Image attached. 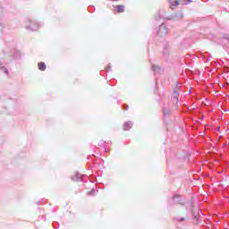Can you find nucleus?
Wrapping results in <instances>:
<instances>
[{
    "mask_svg": "<svg viewBox=\"0 0 229 229\" xmlns=\"http://www.w3.org/2000/svg\"><path fill=\"white\" fill-rule=\"evenodd\" d=\"M191 3H192V0H169L170 8L172 10H174V8L180 4H191Z\"/></svg>",
    "mask_w": 229,
    "mask_h": 229,
    "instance_id": "f257e3e1",
    "label": "nucleus"
},
{
    "mask_svg": "<svg viewBox=\"0 0 229 229\" xmlns=\"http://www.w3.org/2000/svg\"><path fill=\"white\" fill-rule=\"evenodd\" d=\"M38 23H37L36 21H28V24L25 26L26 30H28V31H37V30H38Z\"/></svg>",
    "mask_w": 229,
    "mask_h": 229,
    "instance_id": "7ed1b4c3",
    "label": "nucleus"
},
{
    "mask_svg": "<svg viewBox=\"0 0 229 229\" xmlns=\"http://www.w3.org/2000/svg\"><path fill=\"white\" fill-rule=\"evenodd\" d=\"M180 96V91H178V89H173V98L174 99V105L175 106L176 108H178V103L180 102V100L178 99Z\"/></svg>",
    "mask_w": 229,
    "mask_h": 229,
    "instance_id": "423d86ee",
    "label": "nucleus"
},
{
    "mask_svg": "<svg viewBox=\"0 0 229 229\" xmlns=\"http://www.w3.org/2000/svg\"><path fill=\"white\" fill-rule=\"evenodd\" d=\"M189 94H191V90L189 91Z\"/></svg>",
    "mask_w": 229,
    "mask_h": 229,
    "instance_id": "473e14b6",
    "label": "nucleus"
},
{
    "mask_svg": "<svg viewBox=\"0 0 229 229\" xmlns=\"http://www.w3.org/2000/svg\"><path fill=\"white\" fill-rule=\"evenodd\" d=\"M110 71H112V65H108L107 67H106V72H110Z\"/></svg>",
    "mask_w": 229,
    "mask_h": 229,
    "instance_id": "412c9836",
    "label": "nucleus"
},
{
    "mask_svg": "<svg viewBox=\"0 0 229 229\" xmlns=\"http://www.w3.org/2000/svg\"><path fill=\"white\" fill-rule=\"evenodd\" d=\"M224 39L226 40V42L229 44V37H228V35L225 34L224 35Z\"/></svg>",
    "mask_w": 229,
    "mask_h": 229,
    "instance_id": "aec40b11",
    "label": "nucleus"
},
{
    "mask_svg": "<svg viewBox=\"0 0 229 229\" xmlns=\"http://www.w3.org/2000/svg\"><path fill=\"white\" fill-rule=\"evenodd\" d=\"M194 219H196L195 225H199V220L198 219V215L193 214Z\"/></svg>",
    "mask_w": 229,
    "mask_h": 229,
    "instance_id": "f3484780",
    "label": "nucleus"
},
{
    "mask_svg": "<svg viewBox=\"0 0 229 229\" xmlns=\"http://www.w3.org/2000/svg\"><path fill=\"white\" fill-rule=\"evenodd\" d=\"M163 114L165 115V118L171 117V111L167 107L163 108Z\"/></svg>",
    "mask_w": 229,
    "mask_h": 229,
    "instance_id": "9d476101",
    "label": "nucleus"
},
{
    "mask_svg": "<svg viewBox=\"0 0 229 229\" xmlns=\"http://www.w3.org/2000/svg\"><path fill=\"white\" fill-rule=\"evenodd\" d=\"M0 65H3V64L0 63Z\"/></svg>",
    "mask_w": 229,
    "mask_h": 229,
    "instance_id": "72a5a7b5",
    "label": "nucleus"
},
{
    "mask_svg": "<svg viewBox=\"0 0 229 229\" xmlns=\"http://www.w3.org/2000/svg\"><path fill=\"white\" fill-rule=\"evenodd\" d=\"M156 89H158V87L156 86Z\"/></svg>",
    "mask_w": 229,
    "mask_h": 229,
    "instance_id": "2f4dec72",
    "label": "nucleus"
},
{
    "mask_svg": "<svg viewBox=\"0 0 229 229\" xmlns=\"http://www.w3.org/2000/svg\"><path fill=\"white\" fill-rule=\"evenodd\" d=\"M199 119H205V115L201 114V115L199 116Z\"/></svg>",
    "mask_w": 229,
    "mask_h": 229,
    "instance_id": "b1692460",
    "label": "nucleus"
},
{
    "mask_svg": "<svg viewBox=\"0 0 229 229\" xmlns=\"http://www.w3.org/2000/svg\"><path fill=\"white\" fill-rule=\"evenodd\" d=\"M217 130H220V127H218Z\"/></svg>",
    "mask_w": 229,
    "mask_h": 229,
    "instance_id": "c756f323",
    "label": "nucleus"
},
{
    "mask_svg": "<svg viewBox=\"0 0 229 229\" xmlns=\"http://www.w3.org/2000/svg\"><path fill=\"white\" fill-rule=\"evenodd\" d=\"M38 65L39 71H45L47 69L46 63H44V62L38 63Z\"/></svg>",
    "mask_w": 229,
    "mask_h": 229,
    "instance_id": "f8f14e48",
    "label": "nucleus"
},
{
    "mask_svg": "<svg viewBox=\"0 0 229 229\" xmlns=\"http://www.w3.org/2000/svg\"><path fill=\"white\" fill-rule=\"evenodd\" d=\"M172 201L174 203H177V205H182L183 206V197H182L181 195L179 194H176L174 195L173 198H172Z\"/></svg>",
    "mask_w": 229,
    "mask_h": 229,
    "instance_id": "0eeeda50",
    "label": "nucleus"
},
{
    "mask_svg": "<svg viewBox=\"0 0 229 229\" xmlns=\"http://www.w3.org/2000/svg\"><path fill=\"white\" fill-rule=\"evenodd\" d=\"M84 175H81L80 173L75 174L74 176L72 177V182H83Z\"/></svg>",
    "mask_w": 229,
    "mask_h": 229,
    "instance_id": "6e6552de",
    "label": "nucleus"
},
{
    "mask_svg": "<svg viewBox=\"0 0 229 229\" xmlns=\"http://www.w3.org/2000/svg\"><path fill=\"white\" fill-rule=\"evenodd\" d=\"M160 19V15L156 17V20L158 21Z\"/></svg>",
    "mask_w": 229,
    "mask_h": 229,
    "instance_id": "a878e982",
    "label": "nucleus"
},
{
    "mask_svg": "<svg viewBox=\"0 0 229 229\" xmlns=\"http://www.w3.org/2000/svg\"><path fill=\"white\" fill-rule=\"evenodd\" d=\"M186 218L185 217H174V221H177V223H183V221H185Z\"/></svg>",
    "mask_w": 229,
    "mask_h": 229,
    "instance_id": "4468645a",
    "label": "nucleus"
},
{
    "mask_svg": "<svg viewBox=\"0 0 229 229\" xmlns=\"http://www.w3.org/2000/svg\"><path fill=\"white\" fill-rule=\"evenodd\" d=\"M0 26L1 28H4V25H3V23L0 22Z\"/></svg>",
    "mask_w": 229,
    "mask_h": 229,
    "instance_id": "bb28decb",
    "label": "nucleus"
},
{
    "mask_svg": "<svg viewBox=\"0 0 229 229\" xmlns=\"http://www.w3.org/2000/svg\"><path fill=\"white\" fill-rule=\"evenodd\" d=\"M0 71H2V72H4V74H8V69H6V67L4 66L0 67Z\"/></svg>",
    "mask_w": 229,
    "mask_h": 229,
    "instance_id": "dca6fc26",
    "label": "nucleus"
},
{
    "mask_svg": "<svg viewBox=\"0 0 229 229\" xmlns=\"http://www.w3.org/2000/svg\"><path fill=\"white\" fill-rule=\"evenodd\" d=\"M174 89L178 90L180 92L182 90V83L176 82L175 88H174Z\"/></svg>",
    "mask_w": 229,
    "mask_h": 229,
    "instance_id": "ddd939ff",
    "label": "nucleus"
},
{
    "mask_svg": "<svg viewBox=\"0 0 229 229\" xmlns=\"http://www.w3.org/2000/svg\"><path fill=\"white\" fill-rule=\"evenodd\" d=\"M110 1H119V0H110Z\"/></svg>",
    "mask_w": 229,
    "mask_h": 229,
    "instance_id": "c85d7f7f",
    "label": "nucleus"
},
{
    "mask_svg": "<svg viewBox=\"0 0 229 229\" xmlns=\"http://www.w3.org/2000/svg\"><path fill=\"white\" fill-rule=\"evenodd\" d=\"M89 12L92 13V11H90V7L88 8Z\"/></svg>",
    "mask_w": 229,
    "mask_h": 229,
    "instance_id": "cd10ccee",
    "label": "nucleus"
},
{
    "mask_svg": "<svg viewBox=\"0 0 229 229\" xmlns=\"http://www.w3.org/2000/svg\"><path fill=\"white\" fill-rule=\"evenodd\" d=\"M171 54H172L171 45L169 43L165 44V47L163 49V56L165 62H169V56H171Z\"/></svg>",
    "mask_w": 229,
    "mask_h": 229,
    "instance_id": "f03ea898",
    "label": "nucleus"
},
{
    "mask_svg": "<svg viewBox=\"0 0 229 229\" xmlns=\"http://www.w3.org/2000/svg\"><path fill=\"white\" fill-rule=\"evenodd\" d=\"M205 59H206V61L205 62H208L209 60H210V58H212V55H209V56L208 57H204Z\"/></svg>",
    "mask_w": 229,
    "mask_h": 229,
    "instance_id": "4be33fe9",
    "label": "nucleus"
},
{
    "mask_svg": "<svg viewBox=\"0 0 229 229\" xmlns=\"http://www.w3.org/2000/svg\"><path fill=\"white\" fill-rule=\"evenodd\" d=\"M53 226H54V228H60V224H58V222H54L53 223Z\"/></svg>",
    "mask_w": 229,
    "mask_h": 229,
    "instance_id": "a211bd4d",
    "label": "nucleus"
},
{
    "mask_svg": "<svg viewBox=\"0 0 229 229\" xmlns=\"http://www.w3.org/2000/svg\"><path fill=\"white\" fill-rule=\"evenodd\" d=\"M168 32H169V30L165 26V23H162L161 25H159L157 30L158 37H165V35H167Z\"/></svg>",
    "mask_w": 229,
    "mask_h": 229,
    "instance_id": "20e7f679",
    "label": "nucleus"
},
{
    "mask_svg": "<svg viewBox=\"0 0 229 229\" xmlns=\"http://www.w3.org/2000/svg\"><path fill=\"white\" fill-rule=\"evenodd\" d=\"M96 192L95 189H92L90 191L88 192L89 196H92Z\"/></svg>",
    "mask_w": 229,
    "mask_h": 229,
    "instance_id": "6ab92c4d",
    "label": "nucleus"
},
{
    "mask_svg": "<svg viewBox=\"0 0 229 229\" xmlns=\"http://www.w3.org/2000/svg\"><path fill=\"white\" fill-rule=\"evenodd\" d=\"M217 130H220V127H218Z\"/></svg>",
    "mask_w": 229,
    "mask_h": 229,
    "instance_id": "7c9ffc66",
    "label": "nucleus"
},
{
    "mask_svg": "<svg viewBox=\"0 0 229 229\" xmlns=\"http://www.w3.org/2000/svg\"><path fill=\"white\" fill-rule=\"evenodd\" d=\"M152 71L155 72H159L160 71V66H157L155 64L152 65Z\"/></svg>",
    "mask_w": 229,
    "mask_h": 229,
    "instance_id": "2eb2a0df",
    "label": "nucleus"
},
{
    "mask_svg": "<svg viewBox=\"0 0 229 229\" xmlns=\"http://www.w3.org/2000/svg\"><path fill=\"white\" fill-rule=\"evenodd\" d=\"M115 8L117 10V13H123V12H124V5H123V4L116 5Z\"/></svg>",
    "mask_w": 229,
    "mask_h": 229,
    "instance_id": "9b49d317",
    "label": "nucleus"
},
{
    "mask_svg": "<svg viewBox=\"0 0 229 229\" xmlns=\"http://www.w3.org/2000/svg\"><path fill=\"white\" fill-rule=\"evenodd\" d=\"M123 110H128V105H126V104H124L123 106Z\"/></svg>",
    "mask_w": 229,
    "mask_h": 229,
    "instance_id": "5701e85b",
    "label": "nucleus"
},
{
    "mask_svg": "<svg viewBox=\"0 0 229 229\" xmlns=\"http://www.w3.org/2000/svg\"><path fill=\"white\" fill-rule=\"evenodd\" d=\"M0 10H4V7L0 4Z\"/></svg>",
    "mask_w": 229,
    "mask_h": 229,
    "instance_id": "393cba45",
    "label": "nucleus"
},
{
    "mask_svg": "<svg viewBox=\"0 0 229 229\" xmlns=\"http://www.w3.org/2000/svg\"><path fill=\"white\" fill-rule=\"evenodd\" d=\"M168 21H182L183 19V13H175L167 17Z\"/></svg>",
    "mask_w": 229,
    "mask_h": 229,
    "instance_id": "39448f33",
    "label": "nucleus"
},
{
    "mask_svg": "<svg viewBox=\"0 0 229 229\" xmlns=\"http://www.w3.org/2000/svg\"><path fill=\"white\" fill-rule=\"evenodd\" d=\"M133 126V122L131 121H128L123 124V130L125 131H128L130 130H131V127Z\"/></svg>",
    "mask_w": 229,
    "mask_h": 229,
    "instance_id": "1a4fd4ad",
    "label": "nucleus"
}]
</instances>
